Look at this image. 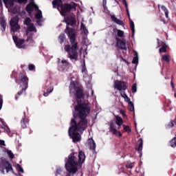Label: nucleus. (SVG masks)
I'll return each instance as SVG.
<instances>
[{"mask_svg":"<svg viewBox=\"0 0 176 176\" xmlns=\"http://www.w3.org/2000/svg\"><path fill=\"white\" fill-rule=\"evenodd\" d=\"M69 89L71 96L76 94V101L74 102V118L70 122L69 135L72 138L73 142H79L81 140L80 134L87 128L86 116L90 113V107L87 101L89 94H87L83 96V91L78 86V82L74 78L71 79Z\"/></svg>","mask_w":176,"mask_h":176,"instance_id":"nucleus-1","label":"nucleus"},{"mask_svg":"<svg viewBox=\"0 0 176 176\" xmlns=\"http://www.w3.org/2000/svg\"><path fill=\"white\" fill-rule=\"evenodd\" d=\"M86 155L83 151L78 153H74L69 155L68 159H65V167L69 173L76 174L78 170L82 167V163L85 162Z\"/></svg>","mask_w":176,"mask_h":176,"instance_id":"nucleus-2","label":"nucleus"},{"mask_svg":"<svg viewBox=\"0 0 176 176\" xmlns=\"http://www.w3.org/2000/svg\"><path fill=\"white\" fill-rule=\"evenodd\" d=\"M10 25L11 27V34L12 35V39L18 49H25L26 46L25 43V41L28 45L30 46H34L33 42L27 41L28 36L25 35L24 39H19V31L20 30V25H19V16H16L11 19L10 21Z\"/></svg>","mask_w":176,"mask_h":176,"instance_id":"nucleus-3","label":"nucleus"},{"mask_svg":"<svg viewBox=\"0 0 176 176\" xmlns=\"http://www.w3.org/2000/svg\"><path fill=\"white\" fill-rule=\"evenodd\" d=\"M65 34L69 36L72 46L66 45L65 46V52L68 54V57L70 60H78V42L75 41L76 39V32L72 28L68 27L65 30Z\"/></svg>","mask_w":176,"mask_h":176,"instance_id":"nucleus-4","label":"nucleus"},{"mask_svg":"<svg viewBox=\"0 0 176 176\" xmlns=\"http://www.w3.org/2000/svg\"><path fill=\"white\" fill-rule=\"evenodd\" d=\"M52 5L53 8L54 9L57 8L61 16H68L69 12L76 10V6H78L75 3L63 4V1L61 0H54Z\"/></svg>","mask_w":176,"mask_h":176,"instance_id":"nucleus-5","label":"nucleus"},{"mask_svg":"<svg viewBox=\"0 0 176 176\" xmlns=\"http://www.w3.org/2000/svg\"><path fill=\"white\" fill-rule=\"evenodd\" d=\"M26 10L29 14L32 13L33 10H36V19L38 25H42V23H43V18L42 16V11L39 10V7L35 4V3L32 2L28 4L26 7Z\"/></svg>","mask_w":176,"mask_h":176,"instance_id":"nucleus-6","label":"nucleus"},{"mask_svg":"<svg viewBox=\"0 0 176 176\" xmlns=\"http://www.w3.org/2000/svg\"><path fill=\"white\" fill-rule=\"evenodd\" d=\"M24 24L28 25V30L26 31L25 36H28L26 39L27 42H34L32 39V32H36V28L31 22V19L30 18H26L24 21Z\"/></svg>","mask_w":176,"mask_h":176,"instance_id":"nucleus-7","label":"nucleus"},{"mask_svg":"<svg viewBox=\"0 0 176 176\" xmlns=\"http://www.w3.org/2000/svg\"><path fill=\"white\" fill-rule=\"evenodd\" d=\"M19 79L21 81V91H19L17 94L15 96V100H19V96H21L23 94V91H25L28 88V78L23 74H19Z\"/></svg>","mask_w":176,"mask_h":176,"instance_id":"nucleus-8","label":"nucleus"},{"mask_svg":"<svg viewBox=\"0 0 176 176\" xmlns=\"http://www.w3.org/2000/svg\"><path fill=\"white\" fill-rule=\"evenodd\" d=\"M82 74L84 78V80L86 83V86L88 89H89V93H90L93 98L96 99V96H94V91L91 89V82H90V76L87 75V69L85 66H83L82 68Z\"/></svg>","mask_w":176,"mask_h":176,"instance_id":"nucleus-9","label":"nucleus"},{"mask_svg":"<svg viewBox=\"0 0 176 176\" xmlns=\"http://www.w3.org/2000/svg\"><path fill=\"white\" fill-rule=\"evenodd\" d=\"M57 64L58 69L60 72H64V71H67V69H68V68L71 67V63H69L66 59L58 58Z\"/></svg>","mask_w":176,"mask_h":176,"instance_id":"nucleus-10","label":"nucleus"},{"mask_svg":"<svg viewBox=\"0 0 176 176\" xmlns=\"http://www.w3.org/2000/svg\"><path fill=\"white\" fill-rule=\"evenodd\" d=\"M5 170H6V173H9V171H13V168L8 161H6V160H1L0 164V171L4 174Z\"/></svg>","mask_w":176,"mask_h":176,"instance_id":"nucleus-11","label":"nucleus"},{"mask_svg":"<svg viewBox=\"0 0 176 176\" xmlns=\"http://www.w3.org/2000/svg\"><path fill=\"white\" fill-rule=\"evenodd\" d=\"M114 88L117 89L119 91H122V90H126L127 89V85L124 82L116 80L114 82Z\"/></svg>","mask_w":176,"mask_h":176,"instance_id":"nucleus-12","label":"nucleus"},{"mask_svg":"<svg viewBox=\"0 0 176 176\" xmlns=\"http://www.w3.org/2000/svg\"><path fill=\"white\" fill-rule=\"evenodd\" d=\"M65 22L67 25H72V27H74V25H76V18L75 14H72L70 16L65 18Z\"/></svg>","mask_w":176,"mask_h":176,"instance_id":"nucleus-13","label":"nucleus"},{"mask_svg":"<svg viewBox=\"0 0 176 176\" xmlns=\"http://www.w3.org/2000/svg\"><path fill=\"white\" fill-rule=\"evenodd\" d=\"M54 89V88L53 87V85H52V82H50V81L47 82L44 87V97H47V96H49V94H50V93L53 91Z\"/></svg>","mask_w":176,"mask_h":176,"instance_id":"nucleus-14","label":"nucleus"},{"mask_svg":"<svg viewBox=\"0 0 176 176\" xmlns=\"http://www.w3.org/2000/svg\"><path fill=\"white\" fill-rule=\"evenodd\" d=\"M116 126L118 124L115 122H111L110 124V131L113 134H115L116 135H119V137H122V133L116 129Z\"/></svg>","mask_w":176,"mask_h":176,"instance_id":"nucleus-15","label":"nucleus"},{"mask_svg":"<svg viewBox=\"0 0 176 176\" xmlns=\"http://www.w3.org/2000/svg\"><path fill=\"white\" fill-rule=\"evenodd\" d=\"M6 19H5V16L1 15L0 16V26L1 27V31L5 32L6 30Z\"/></svg>","mask_w":176,"mask_h":176,"instance_id":"nucleus-16","label":"nucleus"},{"mask_svg":"<svg viewBox=\"0 0 176 176\" xmlns=\"http://www.w3.org/2000/svg\"><path fill=\"white\" fill-rule=\"evenodd\" d=\"M6 7L8 9V12H10L12 8H13V6L14 5V0H3Z\"/></svg>","mask_w":176,"mask_h":176,"instance_id":"nucleus-17","label":"nucleus"},{"mask_svg":"<svg viewBox=\"0 0 176 176\" xmlns=\"http://www.w3.org/2000/svg\"><path fill=\"white\" fill-rule=\"evenodd\" d=\"M117 41V46L120 47V49H122V50H127V47H126V43L124 42L123 41L116 38Z\"/></svg>","mask_w":176,"mask_h":176,"instance_id":"nucleus-18","label":"nucleus"},{"mask_svg":"<svg viewBox=\"0 0 176 176\" xmlns=\"http://www.w3.org/2000/svg\"><path fill=\"white\" fill-rule=\"evenodd\" d=\"M111 19L113 23H116V24H118V25H124V23H123L122 21L120 20L116 17L115 15H111Z\"/></svg>","mask_w":176,"mask_h":176,"instance_id":"nucleus-19","label":"nucleus"},{"mask_svg":"<svg viewBox=\"0 0 176 176\" xmlns=\"http://www.w3.org/2000/svg\"><path fill=\"white\" fill-rule=\"evenodd\" d=\"M113 32L114 34H117V36H119V38H123L124 36V32H123V30H120L118 28H114L113 30Z\"/></svg>","mask_w":176,"mask_h":176,"instance_id":"nucleus-20","label":"nucleus"},{"mask_svg":"<svg viewBox=\"0 0 176 176\" xmlns=\"http://www.w3.org/2000/svg\"><path fill=\"white\" fill-rule=\"evenodd\" d=\"M80 30H81L82 32H83V34H85V35H87V34H89V30H87L86 25L85 24H83V23H82V22H81V25H80Z\"/></svg>","mask_w":176,"mask_h":176,"instance_id":"nucleus-21","label":"nucleus"},{"mask_svg":"<svg viewBox=\"0 0 176 176\" xmlns=\"http://www.w3.org/2000/svg\"><path fill=\"white\" fill-rule=\"evenodd\" d=\"M138 143H139V145H138V147L137 148V151H138V152H139V153L141 154V152H142V146L144 145V143L142 142V138H140L139 140Z\"/></svg>","mask_w":176,"mask_h":176,"instance_id":"nucleus-22","label":"nucleus"},{"mask_svg":"<svg viewBox=\"0 0 176 176\" xmlns=\"http://www.w3.org/2000/svg\"><path fill=\"white\" fill-rule=\"evenodd\" d=\"M89 145L90 149H91L92 151H96V142H94V140L92 138L89 139Z\"/></svg>","mask_w":176,"mask_h":176,"instance_id":"nucleus-23","label":"nucleus"},{"mask_svg":"<svg viewBox=\"0 0 176 176\" xmlns=\"http://www.w3.org/2000/svg\"><path fill=\"white\" fill-rule=\"evenodd\" d=\"M160 8H161L162 12H164L165 13V17L166 19H168L169 12H168V9H167V7H166L164 6H161Z\"/></svg>","mask_w":176,"mask_h":176,"instance_id":"nucleus-24","label":"nucleus"},{"mask_svg":"<svg viewBox=\"0 0 176 176\" xmlns=\"http://www.w3.org/2000/svg\"><path fill=\"white\" fill-rule=\"evenodd\" d=\"M116 124L119 126H122V124H123V119H122L120 118V116H116Z\"/></svg>","mask_w":176,"mask_h":176,"instance_id":"nucleus-25","label":"nucleus"},{"mask_svg":"<svg viewBox=\"0 0 176 176\" xmlns=\"http://www.w3.org/2000/svg\"><path fill=\"white\" fill-rule=\"evenodd\" d=\"M132 64H137L138 65V52H135V56L132 60Z\"/></svg>","mask_w":176,"mask_h":176,"instance_id":"nucleus-26","label":"nucleus"},{"mask_svg":"<svg viewBox=\"0 0 176 176\" xmlns=\"http://www.w3.org/2000/svg\"><path fill=\"white\" fill-rule=\"evenodd\" d=\"M129 25L132 31V34L133 35H134V34L135 33V26L134 25V22L130 20Z\"/></svg>","mask_w":176,"mask_h":176,"instance_id":"nucleus-27","label":"nucleus"},{"mask_svg":"<svg viewBox=\"0 0 176 176\" xmlns=\"http://www.w3.org/2000/svg\"><path fill=\"white\" fill-rule=\"evenodd\" d=\"M169 145L170 146H171L172 148H175L176 146V135L175 137L173 138L169 142Z\"/></svg>","mask_w":176,"mask_h":176,"instance_id":"nucleus-28","label":"nucleus"},{"mask_svg":"<svg viewBox=\"0 0 176 176\" xmlns=\"http://www.w3.org/2000/svg\"><path fill=\"white\" fill-rule=\"evenodd\" d=\"M171 57L170 55H164L162 56V61H166V63H170Z\"/></svg>","mask_w":176,"mask_h":176,"instance_id":"nucleus-29","label":"nucleus"},{"mask_svg":"<svg viewBox=\"0 0 176 176\" xmlns=\"http://www.w3.org/2000/svg\"><path fill=\"white\" fill-rule=\"evenodd\" d=\"M16 168L19 173H24V169H23V167H21V166H20V164H17L16 165Z\"/></svg>","mask_w":176,"mask_h":176,"instance_id":"nucleus-30","label":"nucleus"},{"mask_svg":"<svg viewBox=\"0 0 176 176\" xmlns=\"http://www.w3.org/2000/svg\"><path fill=\"white\" fill-rule=\"evenodd\" d=\"M82 43L85 45V46H89V45H91L90 41H89V38H85L82 39Z\"/></svg>","mask_w":176,"mask_h":176,"instance_id":"nucleus-31","label":"nucleus"},{"mask_svg":"<svg viewBox=\"0 0 176 176\" xmlns=\"http://www.w3.org/2000/svg\"><path fill=\"white\" fill-rule=\"evenodd\" d=\"M6 152L7 155L9 156V157H10V159H13L14 157V155L13 154L12 151L6 150Z\"/></svg>","mask_w":176,"mask_h":176,"instance_id":"nucleus-32","label":"nucleus"},{"mask_svg":"<svg viewBox=\"0 0 176 176\" xmlns=\"http://www.w3.org/2000/svg\"><path fill=\"white\" fill-rule=\"evenodd\" d=\"M129 109L131 112H134V104L131 102L129 103Z\"/></svg>","mask_w":176,"mask_h":176,"instance_id":"nucleus-33","label":"nucleus"},{"mask_svg":"<svg viewBox=\"0 0 176 176\" xmlns=\"http://www.w3.org/2000/svg\"><path fill=\"white\" fill-rule=\"evenodd\" d=\"M59 41H60V43H63L65 41V34H62L59 36Z\"/></svg>","mask_w":176,"mask_h":176,"instance_id":"nucleus-34","label":"nucleus"},{"mask_svg":"<svg viewBox=\"0 0 176 176\" xmlns=\"http://www.w3.org/2000/svg\"><path fill=\"white\" fill-rule=\"evenodd\" d=\"M166 47H167V45H163L162 47L160 49V53H166L167 52Z\"/></svg>","mask_w":176,"mask_h":176,"instance_id":"nucleus-35","label":"nucleus"},{"mask_svg":"<svg viewBox=\"0 0 176 176\" xmlns=\"http://www.w3.org/2000/svg\"><path fill=\"white\" fill-rule=\"evenodd\" d=\"M21 123L23 129H25V127H27V122H25V120L24 118L22 119Z\"/></svg>","mask_w":176,"mask_h":176,"instance_id":"nucleus-36","label":"nucleus"},{"mask_svg":"<svg viewBox=\"0 0 176 176\" xmlns=\"http://www.w3.org/2000/svg\"><path fill=\"white\" fill-rule=\"evenodd\" d=\"M122 127H123L124 130L125 131H126L127 133H131V130L130 129V127H129L128 126L123 125Z\"/></svg>","mask_w":176,"mask_h":176,"instance_id":"nucleus-37","label":"nucleus"},{"mask_svg":"<svg viewBox=\"0 0 176 176\" xmlns=\"http://www.w3.org/2000/svg\"><path fill=\"white\" fill-rule=\"evenodd\" d=\"M174 124H176V120H175V121L170 122L168 124V129H170V128H171V127H174Z\"/></svg>","mask_w":176,"mask_h":176,"instance_id":"nucleus-38","label":"nucleus"},{"mask_svg":"<svg viewBox=\"0 0 176 176\" xmlns=\"http://www.w3.org/2000/svg\"><path fill=\"white\" fill-rule=\"evenodd\" d=\"M3 129H4V130H6V131L8 133V134L9 135H12L10 134V129H9V126H4Z\"/></svg>","mask_w":176,"mask_h":176,"instance_id":"nucleus-39","label":"nucleus"},{"mask_svg":"<svg viewBox=\"0 0 176 176\" xmlns=\"http://www.w3.org/2000/svg\"><path fill=\"white\" fill-rule=\"evenodd\" d=\"M126 167L127 168H133V167H134V163L128 162L126 164Z\"/></svg>","mask_w":176,"mask_h":176,"instance_id":"nucleus-40","label":"nucleus"},{"mask_svg":"<svg viewBox=\"0 0 176 176\" xmlns=\"http://www.w3.org/2000/svg\"><path fill=\"white\" fill-rule=\"evenodd\" d=\"M132 91L133 93H137V84H134L132 86Z\"/></svg>","mask_w":176,"mask_h":176,"instance_id":"nucleus-41","label":"nucleus"},{"mask_svg":"<svg viewBox=\"0 0 176 176\" xmlns=\"http://www.w3.org/2000/svg\"><path fill=\"white\" fill-rule=\"evenodd\" d=\"M29 71H34L35 70V65L31 64V65H29Z\"/></svg>","mask_w":176,"mask_h":176,"instance_id":"nucleus-42","label":"nucleus"},{"mask_svg":"<svg viewBox=\"0 0 176 176\" xmlns=\"http://www.w3.org/2000/svg\"><path fill=\"white\" fill-rule=\"evenodd\" d=\"M3 104V98L2 96L0 95V111L2 109V105Z\"/></svg>","mask_w":176,"mask_h":176,"instance_id":"nucleus-43","label":"nucleus"},{"mask_svg":"<svg viewBox=\"0 0 176 176\" xmlns=\"http://www.w3.org/2000/svg\"><path fill=\"white\" fill-rule=\"evenodd\" d=\"M102 5L104 10H107V0H102Z\"/></svg>","mask_w":176,"mask_h":176,"instance_id":"nucleus-44","label":"nucleus"},{"mask_svg":"<svg viewBox=\"0 0 176 176\" xmlns=\"http://www.w3.org/2000/svg\"><path fill=\"white\" fill-rule=\"evenodd\" d=\"M61 171H62L61 168H58L56 170V176L58 175V174H60V173H61Z\"/></svg>","mask_w":176,"mask_h":176,"instance_id":"nucleus-45","label":"nucleus"},{"mask_svg":"<svg viewBox=\"0 0 176 176\" xmlns=\"http://www.w3.org/2000/svg\"><path fill=\"white\" fill-rule=\"evenodd\" d=\"M28 1V0H18V2H19V3H25Z\"/></svg>","mask_w":176,"mask_h":176,"instance_id":"nucleus-46","label":"nucleus"},{"mask_svg":"<svg viewBox=\"0 0 176 176\" xmlns=\"http://www.w3.org/2000/svg\"><path fill=\"white\" fill-rule=\"evenodd\" d=\"M124 99V101H126V102H130V98H129V96H126Z\"/></svg>","mask_w":176,"mask_h":176,"instance_id":"nucleus-47","label":"nucleus"},{"mask_svg":"<svg viewBox=\"0 0 176 176\" xmlns=\"http://www.w3.org/2000/svg\"><path fill=\"white\" fill-rule=\"evenodd\" d=\"M0 145H1L2 146H5V141L0 140Z\"/></svg>","mask_w":176,"mask_h":176,"instance_id":"nucleus-48","label":"nucleus"},{"mask_svg":"<svg viewBox=\"0 0 176 176\" xmlns=\"http://www.w3.org/2000/svg\"><path fill=\"white\" fill-rule=\"evenodd\" d=\"M122 2H123V3L125 5V8H127V2H126V0H123L122 1Z\"/></svg>","mask_w":176,"mask_h":176,"instance_id":"nucleus-49","label":"nucleus"},{"mask_svg":"<svg viewBox=\"0 0 176 176\" xmlns=\"http://www.w3.org/2000/svg\"><path fill=\"white\" fill-rule=\"evenodd\" d=\"M126 9L127 14L130 17V12H129V6H127V8H126Z\"/></svg>","mask_w":176,"mask_h":176,"instance_id":"nucleus-50","label":"nucleus"},{"mask_svg":"<svg viewBox=\"0 0 176 176\" xmlns=\"http://www.w3.org/2000/svg\"><path fill=\"white\" fill-rule=\"evenodd\" d=\"M121 96L122 97V98H126L127 96H126V94H122V93H121Z\"/></svg>","mask_w":176,"mask_h":176,"instance_id":"nucleus-51","label":"nucleus"},{"mask_svg":"<svg viewBox=\"0 0 176 176\" xmlns=\"http://www.w3.org/2000/svg\"><path fill=\"white\" fill-rule=\"evenodd\" d=\"M158 41H157V43H158V47H160V41H159V40H157Z\"/></svg>","mask_w":176,"mask_h":176,"instance_id":"nucleus-52","label":"nucleus"},{"mask_svg":"<svg viewBox=\"0 0 176 176\" xmlns=\"http://www.w3.org/2000/svg\"><path fill=\"white\" fill-rule=\"evenodd\" d=\"M171 86H172L173 89H174V84L173 83V82H171Z\"/></svg>","mask_w":176,"mask_h":176,"instance_id":"nucleus-53","label":"nucleus"},{"mask_svg":"<svg viewBox=\"0 0 176 176\" xmlns=\"http://www.w3.org/2000/svg\"><path fill=\"white\" fill-rule=\"evenodd\" d=\"M82 52V48L80 49V53H81Z\"/></svg>","mask_w":176,"mask_h":176,"instance_id":"nucleus-54","label":"nucleus"},{"mask_svg":"<svg viewBox=\"0 0 176 176\" xmlns=\"http://www.w3.org/2000/svg\"><path fill=\"white\" fill-rule=\"evenodd\" d=\"M158 8L160 9V5H158Z\"/></svg>","mask_w":176,"mask_h":176,"instance_id":"nucleus-55","label":"nucleus"},{"mask_svg":"<svg viewBox=\"0 0 176 176\" xmlns=\"http://www.w3.org/2000/svg\"><path fill=\"white\" fill-rule=\"evenodd\" d=\"M164 24H166V21H164Z\"/></svg>","mask_w":176,"mask_h":176,"instance_id":"nucleus-56","label":"nucleus"},{"mask_svg":"<svg viewBox=\"0 0 176 176\" xmlns=\"http://www.w3.org/2000/svg\"><path fill=\"white\" fill-rule=\"evenodd\" d=\"M2 123H3V121H2Z\"/></svg>","mask_w":176,"mask_h":176,"instance_id":"nucleus-57","label":"nucleus"},{"mask_svg":"<svg viewBox=\"0 0 176 176\" xmlns=\"http://www.w3.org/2000/svg\"><path fill=\"white\" fill-rule=\"evenodd\" d=\"M2 123H3V121H2Z\"/></svg>","mask_w":176,"mask_h":176,"instance_id":"nucleus-58","label":"nucleus"},{"mask_svg":"<svg viewBox=\"0 0 176 176\" xmlns=\"http://www.w3.org/2000/svg\"><path fill=\"white\" fill-rule=\"evenodd\" d=\"M175 97H176V95L175 94Z\"/></svg>","mask_w":176,"mask_h":176,"instance_id":"nucleus-59","label":"nucleus"},{"mask_svg":"<svg viewBox=\"0 0 176 176\" xmlns=\"http://www.w3.org/2000/svg\"><path fill=\"white\" fill-rule=\"evenodd\" d=\"M82 21H83V19L82 20Z\"/></svg>","mask_w":176,"mask_h":176,"instance_id":"nucleus-60","label":"nucleus"}]
</instances>
